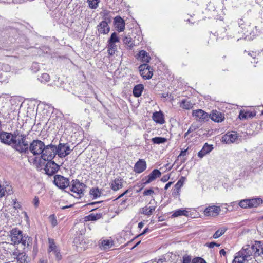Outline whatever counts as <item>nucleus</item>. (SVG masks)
Listing matches in <instances>:
<instances>
[{
  "label": "nucleus",
  "mask_w": 263,
  "mask_h": 263,
  "mask_svg": "<svg viewBox=\"0 0 263 263\" xmlns=\"http://www.w3.org/2000/svg\"><path fill=\"white\" fill-rule=\"evenodd\" d=\"M238 25L243 32L242 36L246 40H252L260 33L257 26H251V23L242 18L238 21Z\"/></svg>",
  "instance_id": "nucleus-1"
},
{
  "label": "nucleus",
  "mask_w": 263,
  "mask_h": 263,
  "mask_svg": "<svg viewBox=\"0 0 263 263\" xmlns=\"http://www.w3.org/2000/svg\"><path fill=\"white\" fill-rule=\"evenodd\" d=\"M15 136L11 147L20 154H28L29 142L26 140L27 135L16 130Z\"/></svg>",
  "instance_id": "nucleus-2"
},
{
  "label": "nucleus",
  "mask_w": 263,
  "mask_h": 263,
  "mask_svg": "<svg viewBox=\"0 0 263 263\" xmlns=\"http://www.w3.org/2000/svg\"><path fill=\"white\" fill-rule=\"evenodd\" d=\"M9 236L11 238V241L14 244L21 243L25 247H28L32 241L31 237L27 235H23L22 232L17 228L12 229L9 232Z\"/></svg>",
  "instance_id": "nucleus-3"
},
{
  "label": "nucleus",
  "mask_w": 263,
  "mask_h": 263,
  "mask_svg": "<svg viewBox=\"0 0 263 263\" xmlns=\"http://www.w3.org/2000/svg\"><path fill=\"white\" fill-rule=\"evenodd\" d=\"M259 244H260L259 242H253L250 245H245L241 250L239 251V254L243 256L246 260H247V261L250 260L252 258V256L254 255L255 256L254 250L258 251L257 247L259 248Z\"/></svg>",
  "instance_id": "nucleus-4"
},
{
  "label": "nucleus",
  "mask_w": 263,
  "mask_h": 263,
  "mask_svg": "<svg viewBox=\"0 0 263 263\" xmlns=\"http://www.w3.org/2000/svg\"><path fill=\"white\" fill-rule=\"evenodd\" d=\"M45 148L44 143L40 140H33L29 143L28 154L30 152L34 156L40 155Z\"/></svg>",
  "instance_id": "nucleus-5"
},
{
  "label": "nucleus",
  "mask_w": 263,
  "mask_h": 263,
  "mask_svg": "<svg viewBox=\"0 0 263 263\" xmlns=\"http://www.w3.org/2000/svg\"><path fill=\"white\" fill-rule=\"evenodd\" d=\"M56 146L52 144L45 145L41 154V158L45 161L52 160L57 155Z\"/></svg>",
  "instance_id": "nucleus-6"
},
{
  "label": "nucleus",
  "mask_w": 263,
  "mask_h": 263,
  "mask_svg": "<svg viewBox=\"0 0 263 263\" xmlns=\"http://www.w3.org/2000/svg\"><path fill=\"white\" fill-rule=\"evenodd\" d=\"M48 253L50 254H53L58 261L62 259V255L60 253V249L58 246H57L54 242L53 239H48Z\"/></svg>",
  "instance_id": "nucleus-7"
},
{
  "label": "nucleus",
  "mask_w": 263,
  "mask_h": 263,
  "mask_svg": "<svg viewBox=\"0 0 263 263\" xmlns=\"http://www.w3.org/2000/svg\"><path fill=\"white\" fill-rule=\"evenodd\" d=\"M70 191L80 196L83 194L86 185L82 182H81L79 180H72L71 182V184L69 185Z\"/></svg>",
  "instance_id": "nucleus-8"
},
{
  "label": "nucleus",
  "mask_w": 263,
  "mask_h": 263,
  "mask_svg": "<svg viewBox=\"0 0 263 263\" xmlns=\"http://www.w3.org/2000/svg\"><path fill=\"white\" fill-rule=\"evenodd\" d=\"M16 130L13 133H8L2 131L0 134V141L6 145L11 147L13 142L14 138L16 137L15 134Z\"/></svg>",
  "instance_id": "nucleus-9"
},
{
  "label": "nucleus",
  "mask_w": 263,
  "mask_h": 263,
  "mask_svg": "<svg viewBox=\"0 0 263 263\" xmlns=\"http://www.w3.org/2000/svg\"><path fill=\"white\" fill-rule=\"evenodd\" d=\"M53 182L54 184L61 189H64L67 187L70 184L68 178L60 175H56L54 176Z\"/></svg>",
  "instance_id": "nucleus-10"
},
{
  "label": "nucleus",
  "mask_w": 263,
  "mask_h": 263,
  "mask_svg": "<svg viewBox=\"0 0 263 263\" xmlns=\"http://www.w3.org/2000/svg\"><path fill=\"white\" fill-rule=\"evenodd\" d=\"M57 154L60 158H64L68 155L72 149L67 143H60L58 146H56Z\"/></svg>",
  "instance_id": "nucleus-11"
},
{
  "label": "nucleus",
  "mask_w": 263,
  "mask_h": 263,
  "mask_svg": "<svg viewBox=\"0 0 263 263\" xmlns=\"http://www.w3.org/2000/svg\"><path fill=\"white\" fill-rule=\"evenodd\" d=\"M192 115L195 117V119L199 122H205L208 121L210 118L209 114L202 109L193 110Z\"/></svg>",
  "instance_id": "nucleus-12"
},
{
  "label": "nucleus",
  "mask_w": 263,
  "mask_h": 263,
  "mask_svg": "<svg viewBox=\"0 0 263 263\" xmlns=\"http://www.w3.org/2000/svg\"><path fill=\"white\" fill-rule=\"evenodd\" d=\"M46 163L45 171L46 174L49 176H52L59 169V165L52 160H48Z\"/></svg>",
  "instance_id": "nucleus-13"
},
{
  "label": "nucleus",
  "mask_w": 263,
  "mask_h": 263,
  "mask_svg": "<svg viewBox=\"0 0 263 263\" xmlns=\"http://www.w3.org/2000/svg\"><path fill=\"white\" fill-rule=\"evenodd\" d=\"M140 74L144 79H150L153 75V71L151 67L147 64L141 65L139 66Z\"/></svg>",
  "instance_id": "nucleus-14"
},
{
  "label": "nucleus",
  "mask_w": 263,
  "mask_h": 263,
  "mask_svg": "<svg viewBox=\"0 0 263 263\" xmlns=\"http://www.w3.org/2000/svg\"><path fill=\"white\" fill-rule=\"evenodd\" d=\"M238 139V135L236 132H229L222 137V142L226 144L233 143Z\"/></svg>",
  "instance_id": "nucleus-15"
},
{
  "label": "nucleus",
  "mask_w": 263,
  "mask_h": 263,
  "mask_svg": "<svg viewBox=\"0 0 263 263\" xmlns=\"http://www.w3.org/2000/svg\"><path fill=\"white\" fill-rule=\"evenodd\" d=\"M107 20L110 22L109 18L105 17L104 20L97 25V30L99 34H107L109 33L110 27L108 24Z\"/></svg>",
  "instance_id": "nucleus-16"
},
{
  "label": "nucleus",
  "mask_w": 263,
  "mask_h": 263,
  "mask_svg": "<svg viewBox=\"0 0 263 263\" xmlns=\"http://www.w3.org/2000/svg\"><path fill=\"white\" fill-rule=\"evenodd\" d=\"M221 211L219 206L209 205L204 210L203 213L206 216L214 217L217 216Z\"/></svg>",
  "instance_id": "nucleus-17"
},
{
  "label": "nucleus",
  "mask_w": 263,
  "mask_h": 263,
  "mask_svg": "<svg viewBox=\"0 0 263 263\" xmlns=\"http://www.w3.org/2000/svg\"><path fill=\"white\" fill-rule=\"evenodd\" d=\"M161 175V173L159 170L154 169L147 176L143 178L142 180L144 181L143 184L144 185L149 184L157 178L160 177Z\"/></svg>",
  "instance_id": "nucleus-18"
},
{
  "label": "nucleus",
  "mask_w": 263,
  "mask_h": 263,
  "mask_svg": "<svg viewBox=\"0 0 263 263\" xmlns=\"http://www.w3.org/2000/svg\"><path fill=\"white\" fill-rule=\"evenodd\" d=\"M146 162L142 159H139L134 165V172L136 173L140 174L146 169Z\"/></svg>",
  "instance_id": "nucleus-19"
},
{
  "label": "nucleus",
  "mask_w": 263,
  "mask_h": 263,
  "mask_svg": "<svg viewBox=\"0 0 263 263\" xmlns=\"http://www.w3.org/2000/svg\"><path fill=\"white\" fill-rule=\"evenodd\" d=\"M210 116V119H211L212 121L215 122H221L224 119V115L220 111L214 110H213L210 114H209Z\"/></svg>",
  "instance_id": "nucleus-20"
},
{
  "label": "nucleus",
  "mask_w": 263,
  "mask_h": 263,
  "mask_svg": "<svg viewBox=\"0 0 263 263\" xmlns=\"http://www.w3.org/2000/svg\"><path fill=\"white\" fill-rule=\"evenodd\" d=\"M123 179L119 177L115 179L110 183V188L114 191H117L123 187Z\"/></svg>",
  "instance_id": "nucleus-21"
},
{
  "label": "nucleus",
  "mask_w": 263,
  "mask_h": 263,
  "mask_svg": "<svg viewBox=\"0 0 263 263\" xmlns=\"http://www.w3.org/2000/svg\"><path fill=\"white\" fill-rule=\"evenodd\" d=\"M115 27L119 32L123 31L125 29V22L120 16H116L114 18Z\"/></svg>",
  "instance_id": "nucleus-22"
},
{
  "label": "nucleus",
  "mask_w": 263,
  "mask_h": 263,
  "mask_svg": "<svg viewBox=\"0 0 263 263\" xmlns=\"http://www.w3.org/2000/svg\"><path fill=\"white\" fill-rule=\"evenodd\" d=\"M191 211L190 209H179L176 211H175L172 216L173 217H176L180 216H185L188 217L191 216Z\"/></svg>",
  "instance_id": "nucleus-23"
},
{
  "label": "nucleus",
  "mask_w": 263,
  "mask_h": 263,
  "mask_svg": "<svg viewBox=\"0 0 263 263\" xmlns=\"http://www.w3.org/2000/svg\"><path fill=\"white\" fill-rule=\"evenodd\" d=\"M213 149L212 145H209L208 143H205L202 148L198 152V156L202 158L207 154L209 153Z\"/></svg>",
  "instance_id": "nucleus-24"
},
{
  "label": "nucleus",
  "mask_w": 263,
  "mask_h": 263,
  "mask_svg": "<svg viewBox=\"0 0 263 263\" xmlns=\"http://www.w3.org/2000/svg\"><path fill=\"white\" fill-rule=\"evenodd\" d=\"M153 119L157 123L162 124L164 123L163 114L161 111H156L153 113Z\"/></svg>",
  "instance_id": "nucleus-25"
},
{
  "label": "nucleus",
  "mask_w": 263,
  "mask_h": 263,
  "mask_svg": "<svg viewBox=\"0 0 263 263\" xmlns=\"http://www.w3.org/2000/svg\"><path fill=\"white\" fill-rule=\"evenodd\" d=\"M186 178L185 177L182 176L179 180L177 181L174 187V194L177 195L179 194L181 187L183 186Z\"/></svg>",
  "instance_id": "nucleus-26"
},
{
  "label": "nucleus",
  "mask_w": 263,
  "mask_h": 263,
  "mask_svg": "<svg viewBox=\"0 0 263 263\" xmlns=\"http://www.w3.org/2000/svg\"><path fill=\"white\" fill-rule=\"evenodd\" d=\"M144 89L143 84H139L134 86L133 90V95L136 97H139L141 96L142 92Z\"/></svg>",
  "instance_id": "nucleus-27"
},
{
  "label": "nucleus",
  "mask_w": 263,
  "mask_h": 263,
  "mask_svg": "<svg viewBox=\"0 0 263 263\" xmlns=\"http://www.w3.org/2000/svg\"><path fill=\"white\" fill-rule=\"evenodd\" d=\"M155 206L148 207L147 206H145L140 209V213L142 214L149 216L152 214L153 211H155Z\"/></svg>",
  "instance_id": "nucleus-28"
},
{
  "label": "nucleus",
  "mask_w": 263,
  "mask_h": 263,
  "mask_svg": "<svg viewBox=\"0 0 263 263\" xmlns=\"http://www.w3.org/2000/svg\"><path fill=\"white\" fill-rule=\"evenodd\" d=\"M108 54L113 55L117 51V45L116 43H108L107 45Z\"/></svg>",
  "instance_id": "nucleus-29"
},
{
  "label": "nucleus",
  "mask_w": 263,
  "mask_h": 263,
  "mask_svg": "<svg viewBox=\"0 0 263 263\" xmlns=\"http://www.w3.org/2000/svg\"><path fill=\"white\" fill-rule=\"evenodd\" d=\"M139 58L142 61L146 63H148L151 59L150 57L147 52L144 50L139 51L138 54Z\"/></svg>",
  "instance_id": "nucleus-30"
},
{
  "label": "nucleus",
  "mask_w": 263,
  "mask_h": 263,
  "mask_svg": "<svg viewBox=\"0 0 263 263\" xmlns=\"http://www.w3.org/2000/svg\"><path fill=\"white\" fill-rule=\"evenodd\" d=\"M101 213H91L85 217V221H96L102 217Z\"/></svg>",
  "instance_id": "nucleus-31"
},
{
  "label": "nucleus",
  "mask_w": 263,
  "mask_h": 263,
  "mask_svg": "<svg viewBox=\"0 0 263 263\" xmlns=\"http://www.w3.org/2000/svg\"><path fill=\"white\" fill-rule=\"evenodd\" d=\"M249 201L250 208L257 207L262 203V200L259 198L249 199Z\"/></svg>",
  "instance_id": "nucleus-32"
},
{
  "label": "nucleus",
  "mask_w": 263,
  "mask_h": 263,
  "mask_svg": "<svg viewBox=\"0 0 263 263\" xmlns=\"http://www.w3.org/2000/svg\"><path fill=\"white\" fill-rule=\"evenodd\" d=\"M234 33V30L233 28H229V31L227 33L226 38L227 39H230L232 38L237 39V41H239L241 39V37L237 35V34H235Z\"/></svg>",
  "instance_id": "nucleus-33"
},
{
  "label": "nucleus",
  "mask_w": 263,
  "mask_h": 263,
  "mask_svg": "<svg viewBox=\"0 0 263 263\" xmlns=\"http://www.w3.org/2000/svg\"><path fill=\"white\" fill-rule=\"evenodd\" d=\"M120 42V38L118 37L116 32H114L111 33L110 37L108 40L107 43H119Z\"/></svg>",
  "instance_id": "nucleus-34"
},
{
  "label": "nucleus",
  "mask_w": 263,
  "mask_h": 263,
  "mask_svg": "<svg viewBox=\"0 0 263 263\" xmlns=\"http://www.w3.org/2000/svg\"><path fill=\"white\" fill-rule=\"evenodd\" d=\"M152 141L154 144H160L165 143L167 139L164 137H156L152 139Z\"/></svg>",
  "instance_id": "nucleus-35"
},
{
  "label": "nucleus",
  "mask_w": 263,
  "mask_h": 263,
  "mask_svg": "<svg viewBox=\"0 0 263 263\" xmlns=\"http://www.w3.org/2000/svg\"><path fill=\"white\" fill-rule=\"evenodd\" d=\"M247 261L243 256L239 254V252L236 254V256L233 260L232 263H244L245 261Z\"/></svg>",
  "instance_id": "nucleus-36"
},
{
  "label": "nucleus",
  "mask_w": 263,
  "mask_h": 263,
  "mask_svg": "<svg viewBox=\"0 0 263 263\" xmlns=\"http://www.w3.org/2000/svg\"><path fill=\"white\" fill-rule=\"evenodd\" d=\"M227 229L225 227H222L217 230L213 235V238L217 239L222 236L226 231Z\"/></svg>",
  "instance_id": "nucleus-37"
},
{
  "label": "nucleus",
  "mask_w": 263,
  "mask_h": 263,
  "mask_svg": "<svg viewBox=\"0 0 263 263\" xmlns=\"http://www.w3.org/2000/svg\"><path fill=\"white\" fill-rule=\"evenodd\" d=\"M180 107L183 109L189 110L193 107V104L190 101L183 100L180 103Z\"/></svg>",
  "instance_id": "nucleus-38"
},
{
  "label": "nucleus",
  "mask_w": 263,
  "mask_h": 263,
  "mask_svg": "<svg viewBox=\"0 0 263 263\" xmlns=\"http://www.w3.org/2000/svg\"><path fill=\"white\" fill-rule=\"evenodd\" d=\"M90 195L93 198H97L101 196V192L98 188H92L90 190Z\"/></svg>",
  "instance_id": "nucleus-39"
},
{
  "label": "nucleus",
  "mask_w": 263,
  "mask_h": 263,
  "mask_svg": "<svg viewBox=\"0 0 263 263\" xmlns=\"http://www.w3.org/2000/svg\"><path fill=\"white\" fill-rule=\"evenodd\" d=\"M38 80L41 82L45 83L49 81L50 76L48 74L44 73L38 78Z\"/></svg>",
  "instance_id": "nucleus-40"
},
{
  "label": "nucleus",
  "mask_w": 263,
  "mask_h": 263,
  "mask_svg": "<svg viewBox=\"0 0 263 263\" xmlns=\"http://www.w3.org/2000/svg\"><path fill=\"white\" fill-rule=\"evenodd\" d=\"M87 2L91 9H95L98 7L100 0H87Z\"/></svg>",
  "instance_id": "nucleus-41"
},
{
  "label": "nucleus",
  "mask_w": 263,
  "mask_h": 263,
  "mask_svg": "<svg viewBox=\"0 0 263 263\" xmlns=\"http://www.w3.org/2000/svg\"><path fill=\"white\" fill-rule=\"evenodd\" d=\"M123 43L129 47H132L135 45L133 40L130 37L125 36L123 39Z\"/></svg>",
  "instance_id": "nucleus-42"
},
{
  "label": "nucleus",
  "mask_w": 263,
  "mask_h": 263,
  "mask_svg": "<svg viewBox=\"0 0 263 263\" xmlns=\"http://www.w3.org/2000/svg\"><path fill=\"white\" fill-rule=\"evenodd\" d=\"M254 242H259L260 244L259 248L257 247V250H258V251L257 250L255 251V256H259L261 254H263V244L260 241H255Z\"/></svg>",
  "instance_id": "nucleus-43"
},
{
  "label": "nucleus",
  "mask_w": 263,
  "mask_h": 263,
  "mask_svg": "<svg viewBox=\"0 0 263 263\" xmlns=\"http://www.w3.org/2000/svg\"><path fill=\"white\" fill-rule=\"evenodd\" d=\"M101 245L105 249H109L112 245V241L108 239L103 240L101 242Z\"/></svg>",
  "instance_id": "nucleus-44"
},
{
  "label": "nucleus",
  "mask_w": 263,
  "mask_h": 263,
  "mask_svg": "<svg viewBox=\"0 0 263 263\" xmlns=\"http://www.w3.org/2000/svg\"><path fill=\"white\" fill-rule=\"evenodd\" d=\"M0 69L3 71L8 72L10 71L11 68L8 64H3L0 63ZM2 77V73H0V78Z\"/></svg>",
  "instance_id": "nucleus-45"
},
{
  "label": "nucleus",
  "mask_w": 263,
  "mask_h": 263,
  "mask_svg": "<svg viewBox=\"0 0 263 263\" xmlns=\"http://www.w3.org/2000/svg\"><path fill=\"white\" fill-rule=\"evenodd\" d=\"M17 259L20 263H25L26 262L27 256L25 253H21L20 255H17Z\"/></svg>",
  "instance_id": "nucleus-46"
},
{
  "label": "nucleus",
  "mask_w": 263,
  "mask_h": 263,
  "mask_svg": "<svg viewBox=\"0 0 263 263\" xmlns=\"http://www.w3.org/2000/svg\"><path fill=\"white\" fill-rule=\"evenodd\" d=\"M239 205L242 208H249V199L241 200L238 203Z\"/></svg>",
  "instance_id": "nucleus-47"
},
{
  "label": "nucleus",
  "mask_w": 263,
  "mask_h": 263,
  "mask_svg": "<svg viewBox=\"0 0 263 263\" xmlns=\"http://www.w3.org/2000/svg\"><path fill=\"white\" fill-rule=\"evenodd\" d=\"M40 69V65L37 62H33L31 66V70L32 72L36 73Z\"/></svg>",
  "instance_id": "nucleus-48"
},
{
  "label": "nucleus",
  "mask_w": 263,
  "mask_h": 263,
  "mask_svg": "<svg viewBox=\"0 0 263 263\" xmlns=\"http://www.w3.org/2000/svg\"><path fill=\"white\" fill-rule=\"evenodd\" d=\"M6 192L8 194H11L12 193V189H8V190H5V189L0 185V197L3 196L5 194V192Z\"/></svg>",
  "instance_id": "nucleus-49"
},
{
  "label": "nucleus",
  "mask_w": 263,
  "mask_h": 263,
  "mask_svg": "<svg viewBox=\"0 0 263 263\" xmlns=\"http://www.w3.org/2000/svg\"><path fill=\"white\" fill-rule=\"evenodd\" d=\"M154 194V191L152 188L146 189L143 192V195L144 196H151Z\"/></svg>",
  "instance_id": "nucleus-50"
},
{
  "label": "nucleus",
  "mask_w": 263,
  "mask_h": 263,
  "mask_svg": "<svg viewBox=\"0 0 263 263\" xmlns=\"http://www.w3.org/2000/svg\"><path fill=\"white\" fill-rule=\"evenodd\" d=\"M191 256L186 254L183 256L182 263H191Z\"/></svg>",
  "instance_id": "nucleus-51"
},
{
  "label": "nucleus",
  "mask_w": 263,
  "mask_h": 263,
  "mask_svg": "<svg viewBox=\"0 0 263 263\" xmlns=\"http://www.w3.org/2000/svg\"><path fill=\"white\" fill-rule=\"evenodd\" d=\"M192 263H206L205 260L201 257H196L192 260Z\"/></svg>",
  "instance_id": "nucleus-52"
},
{
  "label": "nucleus",
  "mask_w": 263,
  "mask_h": 263,
  "mask_svg": "<svg viewBox=\"0 0 263 263\" xmlns=\"http://www.w3.org/2000/svg\"><path fill=\"white\" fill-rule=\"evenodd\" d=\"M49 218L50 219L51 224L53 227H55L56 225H57V220L54 215H50Z\"/></svg>",
  "instance_id": "nucleus-53"
},
{
  "label": "nucleus",
  "mask_w": 263,
  "mask_h": 263,
  "mask_svg": "<svg viewBox=\"0 0 263 263\" xmlns=\"http://www.w3.org/2000/svg\"><path fill=\"white\" fill-rule=\"evenodd\" d=\"M12 202L15 209H17L21 208V205L20 203L17 201L16 199H12Z\"/></svg>",
  "instance_id": "nucleus-54"
},
{
  "label": "nucleus",
  "mask_w": 263,
  "mask_h": 263,
  "mask_svg": "<svg viewBox=\"0 0 263 263\" xmlns=\"http://www.w3.org/2000/svg\"><path fill=\"white\" fill-rule=\"evenodd\" d=\"M248 112H243L242 111H241L239 113V118L240 119H246L247 118V117L248 116Z\"/></svg>",
  "instance_id": "nucleus-55"
},
{
  "label": "nucleus",
  "mask_w": 263,
  "mask_h": 263,
  "mask_svg": "<svg viewBox=\"0 0 263 263\" xmlns=\"http://www.w3.org/2000/svg\"><path fill=\"white\" fill-rule=\"evenodd\" d=\"M39 198L35 196L32 201V203L33 204L35 208H37L39 205Z\"/></svg>",
  "instance_id": "nucleus-56"
},
{
  "label": "nucleus",
  "mask_w": 263,
  "mask_h": 263,
  "mask_svg": "<svg viewBox=\"0 0 263 263\" xmlns=\"http://www.w3.org/2000/svg\"><path fill=\"white\" fill-rule=\"evenodd\" d=\"M206 246L210 248H214L215 246H216V247H219L220 246V244L219 243H216L215 242H211L210 243H208L206 244Z\"/></svg>",
  "instance_id": "nucleus-57"
},
{
  "label": "nucleus",
  "mask_w": 263,
  "mask_h": 263,
  "mask_svg": "<svg viewBox=\"0 0 263 263\" xmlns=\"http://www.w3.org/2000/svg\"><path fill=\"white\" fill-rule=\"evenodd\" d=\"M132 191V190L130 189H127L126 190V191H125L123 193H122L121 194H120L116 199V200H117L122 197H123L124 196L127 195L128 193H129L130 192Z\"/></svg>",
  "instance_id": "nucleus-58"
},
{
  "label": "nucleus",
  "mask_w": 263,
  "mask_h": 263,
  "mask_svg": "<svg viewBox=\"0 0 263 263\" xmlns=\"http://www.w3.org/2000/svg\"><path fill=\"white\" fill-rule=\"evenodd\" d=\"M187 151H188V148H186V149H184V150H182L181 153H180V154L178 156V157H184V156H185L186 155V154H187Z\"/></svg>",
  "instance_id": "nucleus-59"
},
{
  "label": "nucleus",
  "mask_w": 263,
  "mask_h": 263,
  "mask_svg": "<svg viewBox=\"0 0 263 263\" xmlns=\"http://www.w3.org/2000/svg\"><path fill=\"white\" fill-rule=\"evenodd\" d=\"M170 179V176L168 175H164L161 179V180L163 182H166Z\"/></svg>",
  "instance_id": "nucleus-60"
},
{
  "label": "nucleus",
  "mask_w": 263,
  "mask_h": 263,
  "mask_svg": "<svg viewBox=\"0 0 263 263\" xmlns=\"http://www.w3.org/2000/svg\"><path fill=\"white\" fill-rule=\"evenodd\" d=\"M149 231H150L149 229L148 228H146L138 236H140L143 235L144 234H145L146 233H147V232H148Z\"/></svg>",
  "instance_id": "nucleus-61"
},
{
  "label": "nucleus",
  "mask_w": 263,
  "mask_h": 263,
  "mask_svg": "<svg viewBox=\"0 0 263 263\" xmlns=\"http://www.w3.org/2000/svg\"><path fill=\"white\" fill-rule=\"evenodd\" d=\"M248 55L252 57L253 59H255L256 56V53L254 52H248Z\"/></svg>",
  "instance_id": "nucleus-62"
},
{
  "label": "nucleus",
  "mask_w": 263,
  "mask_h": 263,
  "mask_svg": "<svg viewBox=\"0 0 263 263\" xmlns=\"http://www.w3.org/2000/svg\"><path fill=\"white\" fill-rule=\"evenodd\" d=\"M101 202H102V201L93 202H91V203H88V204L85 205V206L94 205L97 204H99V203H100Z\"/></svg>",
  "instance_id": "nucleus-63"
},
{
  "label": "nucleus",
  "mask_w": 263,
  "mask_h": 263,
  "mask_svg": "<svg viewBox=\"0 0 263 263\" xmlns=\"http://www.w3.org/2000/svg\"><path fill=\"white\" fill-rule=\"evenodd\" d=\"M172 183H173L172 182H169L167 183H166L164 187V190H167L171 186V185L172 184Z\"/></svg>",
  "instance_id": "nucleus-64"
}]
</instances>
